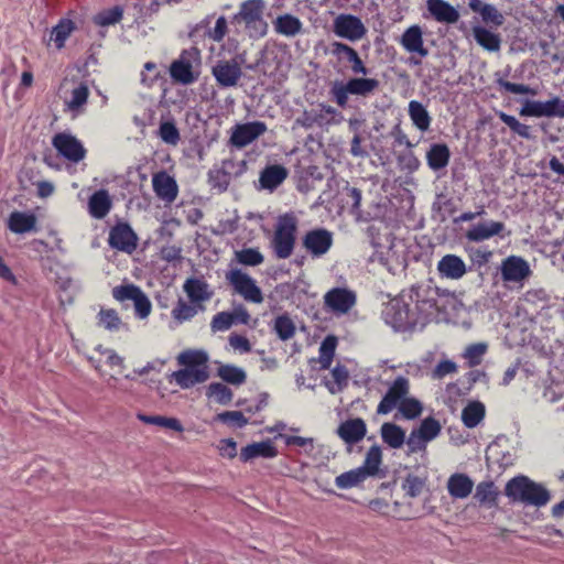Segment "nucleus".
<instances>
[{"label":"nucleus","mask_w":564,"mask_h":564,"mask_svg":"<svg viewBox=\"0 0 564 564\" xmlns=\"http://www.w3.org/2000/svg\"><path fill=\"white\" fill-rule=\"evenodd\" d=\"M207 360L208 357L204 351L187 350L181 352L177 356V361L185 368L173 372L174 381L183 389L205 382L209 378Z\"/></svg>","instance_id":"obj_1"},{"label":"nucleus","mask_w":564,"mask_h":564,"mask_svg":"<svg viewBox=\"0 0 564 564\" xmlns=\"http://www.w3.org/2000/svg\"><path fill=\"white\" fill-rule=\"evenodd\" d=\"M505 495L513 502L538 508L545 506L551 499L550 491L543 485L527 476L510 479L505 487Z\"/></svg>","instance_id":"obj_2"},{"label":"nucleus","mask_w":564,"mask_h":564,"mask_svg":"<svg viewBox=\"0 0 564 564\" xmlns=\"http://www.w3.org/2000/svg\"><path fill=\"white\" fill-rule=\"evenodd\" d=\"M299 220L294 214L279 216L271 240L273 252L278 259H288L294 250Z\"/></svg>","instance_id":"obj_3"},{"label":"nucleus","mask_w":564,"mask_h":564,"mask_svg":"<svg viewBox=\"0 0 564 564\" xmlns=\"http://www.w3.org/2000/svg\"><path fill=\"white\" fill-rule=\"evenodd\" d=\"M264 7L263 0H247L241 3L234 21L242 23L250 37H262L268 32V23L263 19Z\"/></svg>","instance_id":"obj_4"},{"label":"nucleus","mask_w":564,"mask_h":564,"mask_svg":"<svg viewBox=\"0 0 564 564\" xmlns=\"http://www.w3.org/2000/svg\"><path fill=\"white\" fill-rule=\"evenodd\" d=\"M200 63V52L196 47L182 51L178 58L170 65L171 78L182 85H191L198 78V73L194 70Z\"/></svg>","instance_id":"obj_5"},{"label":"nucleus","mask_w":564,"mask_h":564,"mask_svg":"<svg viewBox=\"0 0 564 564\" xmlns=\"http://www.w3.org/2000/svg\"><path fill=\"white\" fill-rule=\"evenodd\" d=\"M225 279L234 292L240 295L246 302L261 304L264 300L261 289L256 280L247 272L232 268L226 272Z\"/></svg>","instance_id":"obj_6"},{"label":"nucleus","mask_w":564,"mask_h":564,"mask_svg":"<svg viewBox=\"0 0 564 564\" xmlns=\"http://www.w3.org/2000/svg\"><path fill=\"white\" fill-rule=\"evenodd\" d=\"M343 117L336 108L326 105L318 104L316 108L304 110L301 116L295 119V124L304 129H311L313 127L325 128L333 124H338Z\"/></svg>","instance_id":"obj_7"},{"label":"nucleus","mask_w":564,"mask_h":564,"mask_svg":"<svg viewBox=\"0 0 564 564\" xmlns=\"http://www.w3.org/2000/svg\"><path fill=\"white\" fill-rule=\"evenodd\" d=\"M410 380L403 376L397 377L389 386L377 406V414L386 415L398 409L410 394Z\"/></svg>","instance_id":"obj_8"},{"label":"nucleus","mask_w":564,"mask_h":564,"mask_svg":"<svg viewBox=\"0 0 564 564\" xmlns=\"http://www.w3.org/2000/svg\"><path fill=\"white\" fill-rule=\"evenodd\" d=\"M112 296L119 301H132L134 305L135 315L144 319L152 310V304L147 294L134 284L120 285L112 289Z\"/></svg>","instance_id":"obj_9"},{"label":"nucleus","mask_w":564,"mask_h":564,"mask_svg":"<svg viewBox=\"0 0 564 564\" xmlns=\"http://www.w3.org/2000/svg\"><path fill=\"white\" fill-rule=\"evenodd\" d=\"M242 58L219 59L212 67V75L217 85L221 88H230L238 85L243 73L241 69Z\"/></svg>","instance_id":"obj_10"},{"label":"nucleus","mask_w":564,"mask_h":564,"mask_svg":"<svg viewBox=\"0 0 564 564\" xmlns=\"http://www.w3.org/2000/svg\"><path fill=\"white\" fill-rule=\"evenodd\" d=\"M52 144L69 162L78 163L86 156V149L83 143L70 133L59 132L55 134Z\"/></svg>","instance_id":"obj_11"},{"label":"nucleus","mask_w":564,"mask_h":564,"mask_svg":"<svg viewBox=\"0 0 564 564\" xmlns=\"http://www.w3.org/2000/svg\"><path fill=\"white\" fill-rule=\"evenodd\" d=\"M108 243L112 249L131 254L138 247V236L127 223L111 227Z\"/></svg>","instance_id":"obj_12"},{"label":"nucleus","mask_w":564,"mask_h":564,"mask_svg":"<svg viewBox=\"0 0 564 564\" xmlns=\"http://www.w3.org/2000/svg\"><path fill=\"white\" fill-rule=\"evenodd\" d=\"M333 30L337 36L351 42L361 40L367 33L362 21L352 14H339L336 17Z\"/></svg>","instance_id":"obj_13"},{"label":"nucleus","mask_w":564,"mask_h":564,"mask_svg":"<svg viewBox=\"0 0 564 564\" xmlns=\"http://www.w3.org/2000/svg\"><path fill=\"white\" fill-rule=\"evenodd\" d=\"M356 293L346 288H334L325 293V306L336 315L347 314L356 305Z\"/></svg>","instance_id":"obj_14"},{"label":"nucleus","mask_w":564,"mask_h":564,"mask_svg":"<svg viewBox=\"0 0 564 564\" xmlns=\"http://www.w3.org/2000/svg\"><path fill=\"white\" fill-rule=\"evenodd\" d=\"M267 129V124L262 121L236 124L230 135V143L238 149H242L262 135Z\"/></svg>","instance_id":"obj_15"},{"label":"nucleus","mask_w":564,"mask_h":564,"mask_svg":"<svg viewBox=\"0 0 564 564\" xmlns=\"http://www.w3.org/2000/svg\"><path fill=\"white\" fill-rule=\"evenodd\" d=\"M333 245V234L324 228L310 230L303 237V247L314 258L328 252Z\"/></svg>","instance_id":"obj_16"},{"label":"nucleus","mask_w":564,"mask_h":564,"mask_svg":"<svg viewBox=\"0 0 564 564\" xmlns=\"http://www.w3.org/2000/svg\"><path fill=\"white\" fill-rule=\"evenodd\" d=\"M531 274L529 263L516 256H510L502 261L501 275L506 282H521Z\"/></svg>","instance_id":"obj_17"},{"label":"nucleus","mask_w":564,"mask_h":564,"mask_svg":"<svg viewBox=\"0 0 564 564\" xmlns=\"http://www.w3.org/2000/svg\"><path fill=\"white\" fill-rule=\"evenodd\" d=\"M505 230V224L501 221H482L473 225L466 232L465 238L470 242H482L495 236L501 235Z\"/></svg>","instance_id":"obj_18"},{"label":"nucleus","mask_w":564,"mask_h":564,"mask_svg":"<svg viewBox=\"0 0 564 564\" xmlns=\"http://www.w3.org/2000/svg\"><path fill=\"white\" fill-rule=\"evenodd\" d=\"M402 47L411 54H417L420 57H426L429 50L424 46L423 32L419 25L408 28L400 40Z\"/></svg>","instance_id":"obj_19"},{"label":"nucleus","mask_w":564,"mask_h":564,"mask_svg":"<svg viewBox=\"0 0 564 564\" xmlns=\"http://www.w3.org/2000/svg\"><path fill=\"white\" fill-rule=\"evenodd\" d=\"M367 433V425L360 417L349 419L337 429V435L349 445L360 442Z\"/></svg>","instance_id":"obj_20"},{"label":"nucleus","mask_w":564,"mask_h":564,"mask_svg":"<svg viewBox=\"0 0 564 564\" xmlns=\"http://www.w3.org/2000/svg\"><path fill=\"white\" fill-rule=\"evenodd\" d=\"M330 52L338 59L346 58L351 64V70L354 74H368V68L365 66L357 51L341 42H333L330 44Z\"/></svg>","instance_id":"obj_21"},{"label":"nucleus","mask_w":564,"mask_h":564,"mask_svg":"<svg viewBox=\"0 0 564 564\" xmlns=\"http://www.w3.org/2000/svg\"><path fill=\"white\" fill-rule=\"evenodd\" d=\"M153 189L159 198L167 203L175 200L177 196V184L173 177L165 172L156 173L152 178Z\"/></svg>","instance_id":"obj_22"},{"label":"nucleus","mask_w":564,"mask_h":564,"mask_svg":"<svg viewBox=\"0 0 564 564\" xmlns=\"http://www.w3.org/2000/svg\"><path fill=\"white\" fill-rule=\"evenodd\" d=\"M437 270L444 278L458 280L467 271L463 259L456 254H446L437 263Z\"/></svg>","instance_id":"obj_23"},{"label":"nucleus","mask_w":564,"mask_h":564,"mask_svg":"<svg viewBox=\"0 0 564 564\" xmlns=\"http://www.w3.org/2000/svg\"><path fill=\"white\" fill-rule=\"evenodd\" d=\"M184 292L187 294L192 303L200 305V303L207 302L213 296L207 282L196 278H189L183 285Z\"/></svg>","instance_id":"obj_24"},{"label":"nucleus","mask_w":564,"mask_h":564,"mask_svg":"<svg viewBox=\"0 0 564 564\" xmlns=\"http://www.w3.org/2000/svg\"><path fill=\"white\" fill-rule=\"evenodd\" d=\"M427 10L432 17L441 23H456L459 19L458 11L444 0H427Z\"/></svg>","instance_id":"obj_25"},{"label":"nucleus","mask_w":564,"mask_h":564,"mask_svg":"<svg viewBox=\"0 0 564 564\" xmlns=\"http://www.w3.org/2000/svg\"><path fill=\"white\" fill-rule=\"evenodd\" d=\"M89 87L86 83H79L70 91V96L65 100L66 109L73 115L78 116L85 111L89 97Z\"/></svg>","instance_id":"obj_26"},{"label":"nucleus","mask_w":564,"mask_h":564,"mask_svg":"<svg viewBox=\"0 0 564 564\" xmlns=\"http://www.w3.org/2000/svg\"><path fill=\"white\" fill-rule=\"evenodd\" d=\"M448 494L455 499L467 498L474 488V481L465 474H453L447 480Z\"/></svg>","instance_id":"obj_27"},{"label":"nucleus","mask_w":564,"mask_h":564,"mask_svg":"<svg viewBox=\"0 0 564 564\" xmlns=\"http://www.w3.org/2000/svg\"><path fill=\"white\" fill-rule=\"evenodd\" d=\"M278 455V451L271 441L252 443L241 448L240 459L248 462L257 457L272 458Z\"/></svg>","instance_id":"obj_28"},{"label":"nucleus","mask_w":564,"mask_h":564,"mask_svg":"<svg viewBox=\"0 0 564 564\" xmlns=\"http://www.w3.org/2000/svg\"><path fill=\"white\" fill-rule=\"evenodd\" d=\"M112 206L110 196L106 189L95 192L88 202L89 214L96 219H102Z\"/></svg>","instance_id":"obj_29"},{"label":"nucleus","mask_w":564,"mask_h":564,"mask_svg":"<svg viewBox=\"0 0 564 564\" xmlns=\"http://www.w3.org/2000/svg\"><path fill=\"white\" fill-rule=\"evenodd\" d=\"M288 176V171L282 165H271L265 167L259 177V182L262 188L273 191L280 184L283 183V181Z\"/></svg>","instance_id":"obj_30"},{"label":"nucleus","mask_w":564,"mask_h":564,"mask_svg":"<svg viewBox=\"0 0 564 564\" xmlns=\"http://www.w3.org/2000/svg\"><path fill=\"white\" fill-rule=\"evenodd\" d=\"M473 36L476 43L488 52H499L501 47V36L482 26L473 28Z\"/></svg>","instance_id":"obj_31"},{"label":"nucleus","mask_w":564,"mask_h":564,"mask_svg":"<svg viewBox=\"0 0 564 564\" xmlns=\"http://www.w3.org/2000/svg\"><path fill=\"white\" fill-rule=\"evenodd\" d=\"M451 158L449 148L445 143H434L426 153L429 166L438 171L447 166Z\"/></svg>","instance_id":"obj_32"},{"label":"nucleus","mask_w":564,"mask_h":564,"mask_svg":"<svg viewBox=\"0 0 564 564\" xmlns=\"http://www.w3.org/2000/svg\"><path fill=\"white\" fill-rule=\"evenodd\" d=\"M96 351L99 356L89 357V361L96 370L100 371L104 364L119 370L123 367V359L115 350L99 346Z\"/></svg>","instance_id":"obj_33"},{"label":"nucleus","mask_w":564,"mask_h":564,"mask_svg":"<svg viewBox=\"0 0 564 564\" xmlns=\"http://www.w3.org/2000/svg\"><path fill=\"white\" fill-rule=\"evenodd\" d=\"M35 225L36 217L23 212L11 213L8 221L9 229L15 234L29 232L35 228Z\"/></svg>","instance_id":"obj_34"},{"label":"nucleus","mask_w":564,"mask_h":564,"mask_svg":"<svg viewBox=\"0 0 564 564\" xmlns=\"http://www.w3.org/2000/svg\"><path fill=\"white\" fill-rule=\"evenodd\" d=\"M382 441L391 448H400L405 442L404 430L395 423H383L380 429Z\"/></svg>","instance_id":"obj_35"},{"label":"nucleus","mask_w":564,"mask_h":564,"mask_svg":"<svg viewBox=\"0 0 564 564\" xmlns=\"http://www.w3.org/2000/svg\"><path fill=\"white\" fill-rule=\"evenodd\" d=\"M302 22L292 14L279 15L274 21L275 32L288 37H293L301 33Z\"/></svg>","instance_id":"obj_36"},{"label":"nucleus","mask_w":564,"mask_h":564,"mask_svg":"<svg viewBox=\"0 0 564 564\" xmlns=\"http://www.w3.org/2000/svg\"><path fill=\"white\" fill-rule=\"evenodd\" d=\"M386 314L387 316L392 314L389 323L397 329L404 328L412 323L409 306L400 301L391 303Z\"/></svg>","instance_id":"obj_37"},{"label":"nucleus","mask_w":564,"mask_h":564,"mask_svg":"<svg viewBox=\"0 0 564 564\" xmlns=\"http://www.w3.org/2000/svg\"><path fill=\"white\" fill-rule=\"evenodd\" d=\"M519 113L522 117H553V98L547 101L527 100Z\"/></svg>","instance_id":"obj_38"},{"label":"nucleus","mask_w":564,"mask_h":564,"mask_svg":"<svg viewBox=\"0 0 564 564\" xmlns=\"http://www.w3.org/2000/svg\"><path fill=\"white\" fill-rule=\"evenodd\" d=\"M485 405L479 401L469 402L462 411V421L468 429L476 427L485 417Z\"/></svg>","instance_id":"obj_39"},{"label":"nucleus","mask_w":564,"mask_h":564,"mask_svg":"<svg viewBox=\"0 0 564 564\" xmlns=\"http://www.w3.org/2000/svg\"><path fill=\"white\" fill-rule=\"evenodd\" d=\"M409 116L420 131L429 130L432 119L426 108L420 101L412 100L409 102Z\"/></svg>","instance_id":"obj_40"},{"label":"nucleus","mask_w":564,"mask_h":564,"mask_svg":"<svg viewBox=\"0 0 564 564\" xmlns=\"http://www.w3.org/2000/svg\"><path fill=\"white\" fill-rule=\"evenodd\" d=\"M498 490L492 481H481L476 487L474 498L488 508L497 505Z\"/></svg>","instance_id":"obj_41"},{"label":"nucleus","mask_w":564,"mask_h":564,"mask_svg":"<svg viewBox=\"0 0 564 564\" xmlns=\"http://www.w3.org/2000/svg\"><path fill=\"white\" fill-rule=\"evenodd\" d=\"M347 84L351 95L360 97H368L379 87V80L376 78L354 77Z\"/></svg>","instance_id":"obj_42"},{"label":"nucleus","mask_w":564,"mask_h":564,"mask_svg":"<svg viewBox=\"0 0 564 564\" xmlns=\"http://www.w3.org/2000/svg\"><path fill=\"white\" fill-rule=\"evenodd\" d=\"M198 310H203V306L194 305V303L189 304L180 297L171 314L177 324H182L191 321L198 313Z\"/></svg>","instance_id":"obj_43"},{"label":"nucleus","mask_w":564,"mask_h":564,"mask_svg":"<svg viewBox=\"0 0 564 564\" xmlns=\"http://www.w3.org/2000/svg\"><path fill=\"white\" fill-rule=\"evenodd\" d=\"M217 375L221 380L234 386H240L247 379V373L242 368L229 364L221 365L218 368Z\"/></svg>","instance_id":"obj_44"},{"label":"nucleus","mask_w":564,"mask_h":564,"mask_svg":"<svg viewBox=\"0 0 564 564\" xmlns=\"http://www.w3.org/2000/svg\"><path fill=\"white\" fill-rule=\"evenodd\" d=\"M381 462H382L381 449L378 445H373L368 449L364 465L358 468L361 469V471H364V475L366 477L375 476L379 471V466H380Z\"/></svg>","instance_id":"obj_45"},{"label":"nucleus","mask_w":564,"mask_h":564,"mask_svg":"<svg viewBox=\"0 0 564 564\" xmlns=\"http://www.w3.org/2000/svg\"><path fill=\"white\" fill-rule=\"evenodd\" d=\"M138 419L145 424L158 425L161 427L170 429L176 432H182L183 426L181 422L175 417H166L162 415H145L138 414Z\"/></svg>","instance_id":"obj_46"},{"label":"nucleus","mask_w":564,"mask_h":564,"mask_svg":"<svg viewBox=\"0 0 564 564\" xmlns=\"http://www.w3.org/2000/svg\"><path fill=\"white\" fill-rule=\"evenodd\" d=\"M123 15V10L119 6H115L110 9H105L94 15L93 21L99 26H109L118 23Z\"/></svg>","instance_id":"obj_47"},{"label":"nucleus","mask_w":564,"mask_h":564,"mask_svg":"<svg viewBox=\"0 0 564 564\" xmlns=\"http://www.w3.org/2000/svg\"><path fill=\"white\" fill-rule=\"evenodd\" d=\"M423 409L424 408L422 402L419 399L411 397L409 394L400 404L398 411L402 417L406 420H415L422 414Z\"/></svg>","instance_id":"obj_48"},{"label":"nucleus","mask_w":564,"mask_h":564,"mask_svg":"<svg viewBox=\"0 0 564 564\" xmlns=\"http://www.w3.org/2000/svg\"><path fill=\"white\" fill-rule=\"evenodd\" d=\"M337 339L334 336H327L321 344L318 362L322 369H328L332 365Z\"/></svg>","instance_id":"obj_49"},{"label":"nucleus","mask_w":564,"mask_h":564,"mask_svg":"<svg viewBox=\"0 0 564 564\" xmlns=\"http://www.w3.org/2000/svg\"><path fill=\"white\" fill-rule=\"evenodd\" d=\"M98 325L109 332L119 330L122 321L113 308H101L98 313Z\"/></svg>","instance_id":"obj_50"},{"label":"nucleus","mask_w":564,"mask_h":564,"mask_svg":"<svg viewBox=\"0 0 564 564\" xmlns=\"http://www.w3.org/2000/svg\"><path fill=\"white\" fill-rule=\"evenodd\" d=\"M415 430L429 443L441 434L442 425L436 419L429 416L422 420L420 426Z\"/></svg>","instance_id":"obj_51"},{"label":"nucleus","mask_w":564,"mask_h":564,"mask_svg":"<svg viewBox=\"0 0 564 564\" xmlns=\"http://www.w3.org/2000/svg\"><path fill=\"white\" fill-rule=\"evenodd\" d=\"M367 477L364 475L361 469L356 468L349 471L343 473L336 477L335 484L340 489H348L361 484Z\"/></svg>","instance_id":"obj_52"},{"label":"nucleus","mask_w":564,"mask_h":564,"mask_svg":"<svg viewBox=\"0 0 564 564\" xmlns=\"http://www.w3.org/2000/svg\"><path fill=\"white\" fill-rule=\"evenodd\" d=\"M208 398H214L219 404H228L234 398L232 391L220 382H213L207 387L206 392Z\"/></svg>","instance_id":"obj_53"},{"label":"nucleus","mask_w":564,"mask_h":564,"mask_svg":"<svg viewBox=\"0 0 564 564\" xmlns=\"http://www.w3.org/2000/svg\"><path fill=\"white\" fill-rule=\"evenodd\" d=\"M75 29L73 21L61 20L59 23L53 28L51 32V40L55 42L57 48H62L65 44L66 39L70 35Z\"/></svg>","instance_id":"obj_54"},{"label":"nucleus","mask_w":564,"mask_h":564,"mask_svg":"<svg viewBox=\"0 0 564 564\" xmlns=\"http://www.w3.org/2000/svg\"><path fill=\"white\" fill-rule=\"evenodd\" d=\"M334 383H326L330 393L335 394L340 392L348 383L349 373L345 366L337 365L332 370Z\"/></svg>","instance_id":"obj_55"},{"label":"nucleus","mask_w":564,"mask_h":564,"mask_svg":"<svg viewBox=\"0 0 564 564\" xmlns=\"http://www.w3.org/2000/svg\"><path fill=\"white\" fill-rule=\"evenodd\" d=\"M274 330L281 340H288L294 336L295 325L289 316L281 315L274 321Z\"/></svg>","instance_id":"obj_56"},{"label":"nucleus","mask_w":564,"mask_h":564,"mask_svg":"<svg viewBox=\"0 0 564 564\" xmlns=\"http://www.w3.org/2000/svg\"><path fill=\"white\" fill-rule=\"evenodd\" d=\"M499 119L506 123L514 133L524 139H532L531 128L524 123H521L513 116L500 111L498 113Z\"/></svg>","instance_id":"obj_57"},{"label":"nucleus","mask_w":564,"mask_h":564,"mask_svg":"<svg viewBox=\"0 0 564 564\" xmlns=\"http://www.w3.org/2000/svg\"><path fill=\"white\" fill-rule=\"evenodd\" d=\"M235 258L240 264L256 267L263 262V256L253 248H247L235 252Z\"/></svg>","instance_id":"obj_58"},{"label":"nucleus","mask_w":564,"mask_h":564,"mask_svg":"<svg viewBox=\"0 0 564 564\" xmlns=\"http://www.w3.org/2000/svg\"><path fill=\"white\" fill-rule=\"evenodd\" d=\"M486 344H473L465 349L464 358L467 359L469 367H476L481 362L482 356L486 354Z\"/></svg>","instance_id":"obj_59"},{"label":"nucleus","mask_w":564,"mask_h":564,"mask_svg":"<svg viewBox=\"0 0 564 564\" xmlns=\"http://www.w3.org/2000/svg\"><path fill=\"white\" fill-rule=\"evenodd\" d=\"M330 95L339 107L345 108L351 91L347 83L335 82L330 88Z\"/></svg>","instance_id":"obj_60"},{"label":"nucleus","mask_w":564,"mask_h":564,"mask_svg":"<svg viewBox=\"0 0 564 564\" xmlns=\"http://www.w3.org/2000/svg\"><path fill=\"white\" fill-rule=\"evenodd\" d=\"M159 135L163 142L176 145L180 141V132L173 122L166 121L160 124Z\"/></svg>","instance_id":"obj_61"},{"label":"nucleus","mask_w":564,"mask_h":564,"mask_svg":"<svg viewBox=\"0 0 564 564\" xmlns=\"http://www.w3.org/2000/svg\"><path fill=\"white\" fill-rule=\"evenodd\" d=\"M235 323V316L229 312L217 313L210 323L214 333L228 330Z\"/></svg>","instance_id":"obj_62"},{"label":"nucleus","mask_w":564,"mask_h":564,"mask_svg":"<svg viewBox=\"0 0 564 564\" xmlns=\"http://www.w3.org/2000/svg\"><path fill=\"white\" fill-rule=\"evenodd\" d=\"M216 420L225 424L236 425L238 427H243L248 424V419L245 417L243 413L240 411H225L217 414Z\"/></svg>","instance_id":"obj_63"},{"label":"nucleus","mask_w":564,"mask_h":564,"mask_svg":"<svg viewBox=\"0 0 564 564\" xmlns=\"http://www.w3.org/2000/svg\"><path fill=\"white\" fill-rule=\"evenodd\" d=\"M424 486L425 481L414 475H409L403 482V489L405 490V494L411 498L420 496Z\"/></svg>","instance_id":"obj_64"}]
</instances>
